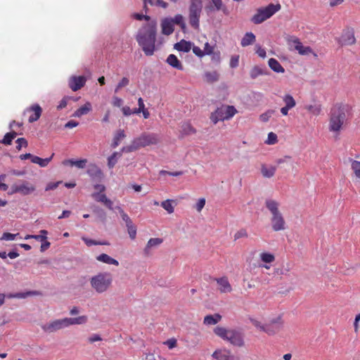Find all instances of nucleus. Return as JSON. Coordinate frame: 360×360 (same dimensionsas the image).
Masks as SVG:
<instances>
[{"label": "nucleus", "mask_w": 360, "mask_h": 360, "mask_svg": "<svg viewBox=\"0 0 360 360\" xmlns=\"http://www.w3.org/2000/svg\"><path fill=\"white\" fill-rule=\"evenodd\" d=\"M157 22L151 20L144 24L138 31L136 39L145 55L150 56L155 51Z\"/></svg>", "instance_id": "f257e3e1"}, {"label": "nucleus", "mask_w": 360, "mask_h": 360, "mask_svg": "<svg viewBox=\"0 0 360 360\" xmlns=\"http://www.w3.org/2000/svg\"><path fill=\"white\" fill-rule=\"evenodd\" d=\"M250 320L257 330L269 335L278 333L283 325L281 316H252Z\"/></svg>", "instance_id": "f03ea898"}, {"label": "nucleus", "mask_w": 360, "mask_h": 360, "mask_svg": "<svg viewBox=\"0 0 360 360\" xmlns=\"http://www.w3.org/2000/svg\"><path fill=\"white\" fill-rule=\"evenodd\" d=\"M348 105L337 103L330 112L329 129L330 131H339L346 119Z\"/></svg>", "instance_id": "7ed1b4c3"}, {"label": "nucleus", "mask_w": 360, "mask_h": 360, "mask_svg": "<svg viewBox=\"0 0 360 360\" xmlns=\"http://www.w3.org/2000/svg\"><path fill=\"white\" fill-rule=\"evenodd\" d=\"M265 205L272 215L271 218L272 229L274 231L285 229V221L282 213L278 210V203L274 200L267 199L265 201Z\"/></svg>", "instance_id": "20e7f679"}, {"label": "nucleus", "mask_w": 360, "mask_h": 360, "mask_svg": "<svg viewBox=\"0 0 360 360\" xmlns=\"http://www.w3.org/2000/svg\"><path fill=\"white\" fill-rule=\"evenodd\" d=\"M86 322V316H77L75 318H64L57 319L53 322L41 326L42 329L47 333H53L58 330L66 328L70 325L82 324Z\"/></svg>", "instance_id": "39448f33"}, {"label": "nucleus", "mask_w": 360, "mask_h": 360, "mask_svg": "<svg viewBox=\"0 0 360 360\" xmlns=\"http://www.w3.org/2000/svg\"><path fill=\"white\" fill-rule=\"evenodd\" d=\"M214 333L224 340L229 341L236 347H243L244 340L243 333L235 329L228 330L223 327L217 326L214 329Z\"/></svg>", "instance_id": "423d86ee"}, {"label": "nucleus", "mask_w": 360, "mask_h": 360, "mask_svg": "<svg viewBox=\"0 0 360 360\" xmlns=\"http://www.w3.org/2000/svg\"><path fill=\"white\" fill-rule=\"evenodd\" d=\"M112 281V276L108 272L98 273L90 278L91 288L98 293H103L107 291Z\"/></svg>", "instance_id": "0eeeda50"}, {"label": "nucleus", "mask_w": 360, "mask_h": 360, "mask_svg": "<svg viewBox=\"0 0 360 360\" xmlns=\"http://www.w3.org/2000/svg\"><path fill=\"white\" fill-rule=\"evenodd\" d=\"M281 8L280 4H269L266 7H262L257 10L256 13L252 17L251 22L259 25L270 18Z\"/></svg>", "instance_id": "6e6552de"}, {"label": "nucleus", "mask_w": 360, "mask_h": 360, "mask_svg": "<svg viewBox=\"0 0 360 360\" xmlns=\"http://www.w3.org/2000/svg\"><path fill=\"white\" fill-rule=\"evenodd\" d=\"M136 143L139 148H143L150 145H155L160 141V137L154 133H143L139 137L135 138Z\"/></svg>", "instance_id": "1a4fd4ad"}, {"label": "nucleus", "mask_w": 360, "mask_h": 360, "mask_svg": "<svg viewBox=\"0 0 360 360\" xmlns=\"http://www.w3.org/2000/svg\"><path fill=\"white\" fill-rule=\"evenodd\" d=\"M35 191V187L28 182L25 181L23 184L20 185H13L11 188V191L8 194L20 193L23 195H27Z\"/></svg>", "instance_id": "9d476101"}, {"label": "nucleus", "mask_w": 360, "mask_h": 360, "mask_svg": "<svg viewBox=\"0 0 360 360\" xmlns=\"http://www.w3.org/2000/svg\"><path fill=\"white\" fill-rule=\"evenodd\" d=\"M188 11V19L191 26L195 30H198L200 27V18L202 8L193 6L192 8H189Z\"/></svg>", "instance_id": "9b49d317"}, {"label": "nucleus", "mask_w": 360, "mask_h": 360, "mask_svg": "<svg viewBox=\"0 0 360 360\" xmlns=\"http://www.w3.org/2000/svg\"><path fill=\"white\" fill-rule=\"evenodd\" d=\"M86 174L93 181L96 182L101 181L104 176L102 170L95 164L89 165Z\"/></svg>", "instance_id": "f8f14e48"}, {"label": "nucleus", "mask_w": 360, "mask_h": 360, "mask_svg": "<svg viewBox=\"0 0 360 360\" xmlns=\"http://www.w3.org/2000/svg\"><path fill=\"white\" fill-rule=\"evenodd\" d=\"M339 42L342 46L354 44L356 42L354 30L352 28H348L345 30Z\"/></svg>", "instance_id": "ddd939ff"}, {"label": "nucleus", "mask_w": 360, "mask_h": 360, "mask_svg": "<svg viewBox=\"0 0 360 360\" xmlns=\"http://www.w3.org/2000/svg\"><path fill=\"white\" fill-rule=\"evenodd\" d=\"M86 78L84 76H72L68 81L69 87L74 91L80 89L85 85Z\"/></svg>", "instance_id": "4468645a"}, {"label": "nucleus", "mask_w": 360, "mask_h": 360, "mask_svg": "<svg viewBox=\"0 0 360 360\" xmlns=\"http://www.w3.org/2000/svg\"><path fill=\"white\" fill-rule=\"evenodd\" d=\"M91 197L96 202L103 203L110 210H114L115 207H113L112 201L110 199L108 198L105 193L101 194L100 193H93L91 194Z\"/></svg>", "instance_id": "2eb2a0df"}, {"label": "nucleus", "mask_w": 360, "mask_h": 360, "mask_svg": "<svg viewBox=\"0 0 360 360\" xmlns=\"http://www.w3.org/2000/svg\"><path fill=\"white\" fill-rule=\"evenodd\" d=\"M163 242V240L160 238H152L149 239L146 247L143 249V255L145 257H148L151 255V250L153 248L158 247Z\"/></svg>", "instance_id": "dca6fc26"}, {"label": "nucleus", "mask_w": 360, "mask_h": 360, "mask_svg": "<svg viewBox=\"0 0 360 360\" xmlns=\"http://www.w3.org/2000/svg\"><path fill=\"white\" fill-rule=\"evenodd\" d=\"M269 73V71L266 67L255 65L251 69L250 76L251 79H255L260 75H268Z\"/></svg>", "instance_id": "f3484780"}, {"label": "nucleus", "mask_w": 360, "mask_h": 360, "mask_svg": "<svg viewBox=\"0 0 360 360\" xmlns=\"http://www.w3.org/2000/svg\"><path fill=\"white\" fill-rule=\"evenodd\" d=\"M214 280H215L217 284L219 285V290H220L221 292L225 293L231 291V286L226 277L214 278Z\"/></svg>", "instance_id": "a211bd4d"}, {"label": "nucleus", "mask_w": 360, "mask_h": 360, "mask_svg": "<svg viewBox=\"0 0 360 360\" xmlns=\"http://www.w3.org/2000/svg\"><path fill=\"white\" fill-rule=\"evenodd\" d=\"M27 110L34 112V114L30 115L29 117V122L30 123L37 121L41 117L42 112L41 108L37 103L32 105L27 108Z\"/></svg>", "instance_id": "6ab92c4d"}, {"label": "nucleus", "mask_w": 360, "mask_h": 360, "mask_svg": "<svg viewBox=\"0 0 360 360\" xmlns=\"http://www.w3.org/2000/svg\"><path fill=\"white\" fill-rule=\"evenodd\" d=\"M222 106L217 108L216 110L211 113L210 120L215 124L219 121H224L226 119Z\"/></svg>", "instance_id": "aec40b11"}, {"label": "nucleus", "mask_w": 360, "mask_h": 360, "mask_svg": "<svg viewBox=\"0 0 360 360\" xmlns=\"http://www.w3.org/2000/svg\"><path fill=\"white\" fill-rule=\"evenodd\" d=\"M162 32L165 35H169L174 32L172 20L169 18H165L161 23Z\"/></svg>", "instance_id": "412c9836"}, {"label": "nucleus", "mask_w": 360, "mask_h": 360, "mask_svg": "<svg viewBox=\"0 0 360 360\" xmlns=\"http://www.w3.org/2000/svg\"><path fill=\"white\" fill-rule=\"evenodd\" d=\"M214 6H208L206 7V11L207 13L212 12L214 11H220L221 10L224 13H227L226 8L223 5L221 0H212Z\"/></svg>", "instance_id": "4be33fe9"}, {"label": "nucleus", "mask_w": 360, "mask_h": 360, "mask_svg": "<svg viewBox=\"0 0 360 360\" xmlns=\"http://www.w3.org/2000/svg\"><path fill=\"white\" fill-rule=\"evenodd\" d=\"M166 62L170 66L176 68V70H183L184 69L181 63L174 54H169L166 60Z\"/></svg>", "instance_id": "5701e85b"}, {"label": "nucleus", "mask_w": 360, "mask_h": 360, "mask_svg": "<svg viewBox=\"0 0 360 360\" xmlns=\"http://www.w3.org/2000/svg\"><path fill=\"white\" fill-rule=\"evenodd\" d=\"M217 360H229L231 352L226 349H217L212 355Z\"/></svg>", "instance_id": "b1692460"}, {"label": "nucleus", "mask_w": 360, "mask_h": 360, "mask_svg": "<svg viewBox=\"0 0 360 360\" xmlns=\"http://www.w3.org/2000/svg\"><path fill=\"white\" fill-rule=\"evenodd\" d=\"M92 106L91 103L86 102L84 105L77 109L73 113L74 117H79L82 115L88 114L91 110Z\"/></svg>", "instance_id": "393cba45"}, {"label": "nucleus", "mask_w": 360, "mask_h": 360, "mask_svg": "<svg viewBox=\"0 0 360 360\" xmlns=\"http://www.w3.org/2000/svg\"><path fill=\"white\" fill-rule=\"evenodd\" d=\"M174 49L179 51L189 52L191 49V42L181 39L180 41L174 44Z\"/></svg>", "instance_id": "a878e982"}, {"label": "nucleus", "mask_w": 360, "mask_h": 360, "mask_svg": "<svg viewBox=\"0 0 360 360\" xmlns=\"http://www.w3.org/2000/svg\"><path fill=\"white\" fill-rule=\"evenodd\" d=\"M96 259L98 261L101 262L105 264H113L115 266L119 265V262L117 259L111 257L110 256H109L108 255L105 254V253H102V254L99 255L98 256H97Z\"/></svg>", "instance_id": "bb28decb"}, {"label": "nucleus", "mask_w": 360, "mask_h": 360, "mask_svg": "<svg viewBox=\"0 0 360 360\" xmlns=\"http://www.w3.org/2000/svg\"><path fill=\"white\" fill-rule=\"evenodd\" d=\"M269 68L276 73H283L285 69L281 65V63L275 58H270L268 61Z\"/></svg>", "instance_id": "cd10ccee"}, {"label": "nucleus", "mask_w": 360, "mask_h": 360, "mask_svg": "<svg viewBox=\"0 0 360 360\" xmlns=\"http://www.w3.org/2000/svg\"><path fill=\"white\" fill-rule=\"evenodd\" d=\"M255 39V35L252 32H246L241 39L240 44L243 47H245L252 44Z\"/></svg>", "instance_id": "c85d7f7f"}, {"label": "nucleus", "mask_w": 360, "mask_h": 360, "mask_svg": "<svg viewBox=\"0 0 360 360\" xmlns=\"http://www.w3.org/2000/svg\"><path fill=\"white\" fill-rule=\"evenodd\" d=\"M147 4L150 6H156L166 8L168 6V4L162 0H143V8L146 12H147Z\"/></svg>", "instance_id": "c756f323"}, {"label": "nucleus", "mask_w": 360, "mask_h": 360, "mask_svg": "<svg viewBox=\"0 0 360 360\" xmlns=\"http://www.w3.org/2000/svg\"><path fill=\"white\" fill-rule=\"evenodd\" d=\"M53 155H54V153H53L49 158H44V159L41 158L38 156L34 155L33 159L32 160V162H33L34 164H37L41 167H45L51 162Z\"/></svg>", "instance_id": "7c9ffc66"}, {"label": "nucleus", "mask_w": 360, "mask_h": 360, "mask_svg": "<svg viewBox=\"0 0 360 360\" xmlns=\"http://www.w3.org/2000/svg\"><path fill=\"white\" fill-rule=\"evenodd\" d=\"M276 170V167L274 166H271L267 167L265 165H262L261 167V172L264 177L271 178L272 177Z\"/></svg>", "instance_id": "2f4dec72"}, {"label": "nucleus", "mask_w": 360, "mask_h": 360, "mask_svg": "<svg viewBox=\"0 0 360 360\" xmlns=\"http://www.w3.org/2000/svg\"><path fill=\"white\" fill-rule=\"evenodd\" d=\"M125 137V134H124V130L122 129H119L116 134H115L114 137H113V140H112V142L111 143V147L113 148H115L116 147H117L120 143V141L124 139Z\"/></svg>", "instance_id": "473e14b6"}, {"label": "nucleus", "mask_w": 360, "mask_h": 360, "mask_svg": "<svg viewBox=\"0 0 360 360\" xmlns=\"http://www.w3.org/2000/svg\"><path fill=\"white\" fill-rule=\"evenodd\" d=\"M294 49L302 56H307L313 52L310 46H304L302 42L298 45H295Z\"/></svg>", "instance_id": "72a5a7b5"}, {"label": "nucleus", "mask_w": 360, "mask_h": 360, "mask_svg": "<svg viewBox=\"0 0 360 360\" xmlns=\"http://www.w3.org/2000/svg\"><path fill=\"white\" fill-rule=\"evenodd\" d=\"M82 240L89 247L92 246V245H109V243L105 240L98 241V240H93L91 238H88L86 237H82Z\"/></svg>", "instance_id": "f704fd0d"}, {"label": "nucleus", "mask_w": 360, "mask_h": 360, "mask_svg": "<svg viewBox=\"0 0 360 360\" xmlns=\"http://www.w3.org/2000/svg\"><path fill=\"white\" fill-rule=\"evenodd\" d=\"M38 295H39V292L38 291L33 290V291H27V292H17L15 294H11L8 295V297L23 299V298L27 297L28 296Z\"/></svg>", "instance_id": "c9c22d12"}, {"label": "nucleus", "mask_w": 360, "mask_h": 360, "mask_svg": "<svg viewBox=\"0 0 360 360\" xmlns=\"http://www.w3.org/2000/svg\"><path fill=\"white\" fill-rule=\"evenodd\" d=\"M224 112V115L226 120L233 117L237 112L236 109L233 105H221Z\"/></svg>", "instance_id": "e433bc0d"}, {"label": "nucleus", "mask_w": 360, "mask_h": 360, "mask_svg": "<svg viewBox=\"0 0 360 360\" xmlns=\"http://www.w3.org/2000/svg\"><path fill=\"white\" fill-rule=\"evenodd\" d=\"M121 153L118 152H114L111 155H110L108 158V167L110 169L113 168L117 164L118 158L121 157Z\"/></svg>", "instance_id": "4c0bfd02"}, {"label": "nucleus", "mask_w": 360, "mask_h": 360, "mask_svg": "<svg viewBox=\"0 0 360 360\" xmlns=\"http://www.w3.org/2000/svg\"><path fill=\"white\" fill-rule=\"evenodd\" d=\"M196 130L191 126L190 123H184L181 127V133L184 135H191L195 134Z\"/></svg>", "instance_id": "58836bf2"}, {"label": "nucleus", "mask_w": 360, "mask_h": 360, "mask_svg": "<svg viewBox=\"0 0 360 360\" xmlns=\"http://www.w3.org/2000/svg\"><path fill=\"white\" fill-rule=\"evenodd\" d=\"M136 142L135 139H134L130 145L122 148L120 153H131L138 150L139 148Z\"/></svg>", "instance_id": "ea45409f"}, {"label": "nucleus", "mask_w": 360, "mask_h": 360, "mask_svg": "<svg viewBox=\"0 0 360 360\" xmlns=\"http://www.w3.org/2000/svg\"><path fill=\"white\" fill-rule=\"evenodd\" d=\"M283 101L285 103V105L290 108L291 109L294 108L296 105V102L293 97L290 94H285L283 97Z\"/></svg>", "instance_id": "a19ab883"}, {"label": "nucleus", "mask_w": 360, "mask_h": 360, "mask_svg": "<svg viewBox=\"0 0 360 360\" xmlns=\"http://www.w3.org/2000/svg\"><path fill=\"white\" fill-rule=\"evenodd\" d=\"M351 162V167L352 169L354 171L355 176L360 179V161L358 160H350Z\"/></svg>", "instance_id": "79ce46f5"}, {"label": "nucleus", "mask_w": 360, "mask_h": 360, "mask_svg": "<svg viewBox=\"0 0 360 360\" xmlns=\"http://www.w3.org/2000/svg\"><path fill=\"white\" fill-rule=\"evenodd\" d=\"M307 110L313 115H318L321 113V106L319 104L309 105L306 107Z\"/></svg>", "instance_id": "37998d69"}, {"label": "nucleus", "mask_w": 360, "mask_h": 360, "mask_svg": "<svg viewBox=\"0 0 360 360\" xmlns=\"http://www.w3.org/2000/svg\"><path fill=\"white\" fill-rule=\"evenodd\" d=\"M161 206L163 207L169 214H172L174 212V207L172 205V200H166L165 201H162L161 202Z\"/></svg>", "instance_id": "c03bdc74"}, {"label": "nucleus", "mask_w": 360, "mask_h": 360, "mask_svg": "<svg viewBox=\"0 0 360 360\" xmlns=\"http://www.w3.org/2000/svg\"><path fill=\"white\" fill-rule=\"evenodd\" d=\"M221 316H205L204 323L206 325H214L221 320Z\"/></svg>", "instance_id": "a18cd8bd"}, {"label": "nucleus", "mask_w": 360, "mask_h": 360, "mask_svg": "<svg viewBox=\"0 0 360 360\" xmlns=\"http://www.w3.org/2000/svg\"><path fill=\"white\" fill-rule=\"evenodd\" d=\"M129 84V79L127 77H124L117 84L115 89V93L119 92V91Z\"/></svg>", "instance_id": "49530a36"}, {"label": "nucleus", "mask_w": 360, "mask_h": 360, "mask_svg": "<svg viewBox=\"0 0 360 360\" xmlns=\"http://www.w3.org/2000/svg\"><path fill=\"white\" fill-rule=\"evenodd\" d=\"M285 39L289 46L294 45L295 46V45H298L301 42L300 40L297 37L293 35H287L285 37Z\"/></svg>", "instance_id": "de8ad7c7"}, {"label": "nucleus", "mask_w": 360, "mask_h": 360, "mask_svg": "<svg viewBox=\"0 0 360 360\" xmlns=\"http://www.w3.org/2000/svg\"><path fill=\"white\" fill-rule=\"evenodd\" d=\"M260 258L262 261L265 263H271L274 262L275 259L274 255L269 252H262L260 255Z\"/></svg>", "instance_id": "09e8293b"}, {"label": "nucleus", "mask_w": 360, "mask_h": 360, "mask_svg": "<svg viewBox=\"0 0 360 360\" xmlns=\"http://www.w3.org/2000/svg\"><path fill=\"white\" fill-rule=\"evenodd\" d=\"M126 226L127 228V232L129 233V238L131 240H134L136 236V226L133 223L127 225Z\"/></svg>", "instance_id": "8fccbe9b"}, {"label": "nucleus", "mask_w": 360, "mask_h": 360, "mask_svg": "<svg viewBox=\"0 0 360 360\" xmlns=\"http://www.w3.org/2000/svg\"><path fill=\"white\" fill-rule=\"evenodd\" d=\"M275 113L274 110H268L265 112L260 115V120L266 122L269 120L270 117Z\"/></svg>", "instance_id": "3c124183"}, {"label": "nucleus", "mask_w": 360, "mask_h": 360, "mask_svg": "<svg viewBox=\"0 0 360 360\" xmlns=\"http://www.w3.org/2000/svg\"><path fill=\"white\" fill-rule=\"evenodd\" d=\"M18 235H19L18 233L14 234V233L6 232V233H3V235L0 238V240H8V241L14 240Z\"/></svg>", "instance_id": "603ef678"}, {"label": "nucleus", "mask_w": 360, "mask_h": 360, "mask_svg": "<svg viewBox=\"0 0 360 360\" xmlns=\"http://www.w3.org/2000/svg\"><path fill=\"white\" fill-rule=\"evenodd\" d=\"M87 162L86 159H80V160H72V166H75L77 168L83 169L85 167L86 164Z\"/></svg>", "instance_id": "864d4df0"}, {"label": "nucleus", "mask_w": 360, "mask_h": 360, "mask_svg": "<svg viewBox=\"0 0 360 360\" xmlns=\"http://www.w3.org/2000/svg\"><path fill=\"white\" fill-rule=\"evenodd\" d=\"M205 77L207 81L213 82L218 80L219 76L217 72H208L205 73Z\"/></svg>", "instance_id": "5fc2aeb1"}, {"label": "nucleus", "mask_w": 360, "mask_h": 360, "mask_svg": "<svg viewBox=\"0 0 360 360\" xmlns=\"http://www.w3.org/2000/svg\"><path fill=\"white\" fill-rule=\"evenodd\" d=\"M39 235H34L33 238L39 240V241H44L47 239V234L48 231L46 230H41Z\"/></svg>", "instance_id": "6e6d98bb"}, {"label": "nucleus", "mask_w": 360, "mask_h": 360, "mask_svg": "<svg viewBox=\"0 0 360 360\" xmlns=\"http://www.w3.org/2000/svg\"><path fill=\"white\" fill-rule=\"evenodd\" d=\"M277 142V135L274 132H269L266 143L269 145H273Z\"/></svg>", "instance_id": "4d7b16f0"}, {"label": "nucleus", "mask_w": 360, "mask_h": 360, "mask_svg": "<svg viewBox=\"0 0 360 360\" xmlns=\"http://www.w3.org/2000/svg\"><path fill=\"white\" fill-rule=\"evenodd\" d=\"M16 149L18 150H20L22 147H27L28 145L27 141L25 138H18L16 140Z\"/></svg>", "instance_id": "13d9d810"}, {"label": "nucleus", "mask_w": 360, "mask_h": 360, "mask_svg": "<svg viewBox=\"0 0 360 360\" xmlns=\"http://www.w3.org/2000/svg\"><path fill=\"white\" fill-rule=\"evenodd\" d=\"M239 65V56L234 55L232 56L230 60L229 65L231 68H236Z\"/></svg>", "instance_id": "bf43d9fd"}, {"label": "nucleus", "mask_w": 360, "mask_h": 360, "mask_svg": "<svg viewBox=\"0 0 360 360\" xmlns=\"http://www.w3.org/2000/svg\"><path fill=\"white\" fill-rule=\"evenodd\" d=\"M183 174V172L181 171L178 172H168L166 170H160V175H169L172 176H179Z\"/></svg>", "instance_id": "052dcab7"}, {"label": "nucleus", "mask_w": 360, "mask_h": 360, "mask_svg": "<svg viewBox=\"0 0 360 360\" xmlns=\"http://www.w3.org/2000/svg\"><path fill=\"white\" fill-rule=\"evenodd\" d=\"M12 141H13V139H11V136H10L9 133H6L4 135L3 139L0 140V143H3V144L6 145V146L11 145Z\"/></svg>", "instance_id": "680f3d73"}, {"label": "nucleus", "mask_w": 360, "mask_h": 360, "mask_svg": "<svg viewBox=\"0 0 360 360\" xmlns=\"http://www.w3.org/2000/svg\"><path fill=\"white\" fill-rule=\"evenodd\" d=\"M133 17H134V18H135L136 20H146L148 21V22L151 21L149 15H143L141 13H134Z\"/></svg>", "instance_id": "e2e57ef3"}, {"label": "nucleus", "mask_w": 360, "mask_h": 360, "mask_svg": "<svg viewBox=\"0 0 360 360\" xmlns=\"http://www.w3.org/2000/svg\"><path fill=\"white\" fill-rule=\"evenodd\" d=\"M248 237V233L245 229H240L237 231L234 235V240H236L240 238Z\"/></svg>", "instance_id": "0e129e2a"}, {"label": "nucleus", "mask_w": 360, "mask_h": 360, "mask_svg": "<svg viewBox=\"0 0 360 360\" xmlns=\"http://www.w3.org/2000/svg\"><path fill=\"white\" fill-rule=\"evenodd\" d=\"M70 98L68 96H65L62 98V100L59 102L58 105H57L58 110H62L65 108L67 106L68 101Z\"/></svg>", "instance_id": "69168bd1"}, {"label": "nucleus", "mask_w": 360, "mask_h": 360, "mask_svg": "<svg viewBox=\"0 0 360 360\" xmlns=\"http://www.w3.org/2000/svg\"><path fill=\"white\" fill-rule=\"evenodd\" d=\"M172 20L173 25L174 24L179 25L182 22H184V18L181 15L177 14L174 18H169Z\"/></svg>", "instance_id": "338daca9"}, {"label": "nucleus", "mask_w": 360, "mask_h": 360, "mask_svg": "<svg viewBox=\"0 0 360 360\" xmlns=\"http://www.w3.org/2000/svg\"><path fill=\"white\" fill-rule=\"evenodd\" d=\"M205 205V199L200 198L198 200V202L196 203L195 207L198 212H200Z\"/></svg>", "instance_id": "774afa93"}]
</instances>
